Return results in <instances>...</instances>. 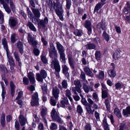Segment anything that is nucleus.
Wrapping results in <instances>:
<instances>
[{
  "mask_svg": "<svg viewBox=\"0 0 130 130\" xmlns=\"http://www.w3.org/2000/svg\"><path fill=\"white\" fill-rule=\"evenodd\" d=\"M66 95L67 96L70 100V101L71 102L72 100V99L71 97V93L70 90L67 89L66 90Z\"/></svg>",
  "mask_w": 130,
  "mask_h": 130,
  "instance_id": "49",
  "label": "nucleus"
},
{
  "mask_svg": "<svg viewBox=\"0 0 130 130\" xmlns=\"http://www.w3.org/2000/svg\"><path fill=\"white\" fill-rule=\"evenodd\" d=\"M130 9V5L129 3L127 2L125 7L123 10V12L126 14H127L128 12L129 11Z\"/></svg>",
  "mask_w": 130,
  "mask_h": 130,
  "instance_id": "34",
  "label": "nucleus"
},
{
  "mask_svg": "<svg viewBox=\"0 0 130 130\" xmlns=\"http://www.w3.org/2000/svg\"><path fill=\"white\" fill-rule=\"evenodd\" d=\"M115 107L113 111L114 114L119 118H121L122 117V116L120 111L119 109L118 108L117 106L115 105Z\"/></svg>",
  "mask_w": 130,
  "mask_h": 130,
  "instance_id": "23",
  "label": "nucleus"
},
{
  "mask_svg": "<svg viewBox=\"0 0 130 130\" xmlns=\"http://www.w3.org/2000/svg\"><path fill=\"white\" fill-rule=\"evenodd\" d=\"M40 115L43 122L45 123H47V121L46 119L47 116V109L42 108L40 111Z\"/></svg>",
  "mask_w": 130,
  "mask_h": 130,
  "instance_id": "8",
  "label": "nucleus"
},
{
  "mask_svg": "<svg viewBox=\"0 0 130 130\" xmlns=\"http://www.w3.org/2000/svg\"><path fill=\"white\" fill-rule=\"evenodd\" d=\"M27 39L28 42L30 44L35 40V39L34 37H32L31 34L29 33L28 34Z\"/></svg>",
  "mask_w": 130,
  "mask_h": 130,
  "instance_id": "45",
  "label": "nucleus"
},
{
  "mask_svg": "<svg viewBox=\"0 0 130 130\" xmlns=\"http://www.w3.org/2000/svg\"><path fill=\"white\" fill-rule=\"evenodd\" d=\"M1 123L2 126L4 127L5 124V115L4 113H2L1 118Z\"/></svg>",
  "mask_w": 130,
  "mask_h": 130,
  "instance_id": "39",
  "label": "nucleus"
},
{
  "mask_svg": "<svg viewBox=\"0 0 130 130\" xmlns=\"http://www.w3.org/2000/svg\"><path fill=\"white\" fill-rule=\"evenodd\" d=\"M50 103L53 106H55L56 105V101L54 100L53 98H51L50 100Z\"/></svg>",
  "mask_w": 130,
  "mask_h": 130,
  "instance_id": "61",
  "label": "nucleus"
},
{
  "mask_svg": "<svg viewBox=\"0 0 130 130\" xmlns=\"http://www.w3.org/2000/svg\"><path fill=\"white\" fill-rule=\"evenodd\" d=\"M108 73L109 76L113 78L116 76V74L114 70L110 69L108 71Z\"/></svg>",
  "mask_w": 130,
  "mask_h": 130,
  "instance_id": "40",
  "label": "nucleus"
},
{
  "mask_svg": "<svg viewBox=\"0 0 130 130\" xmlns=\"http://www.w3.org/2000/svg\"><path fill=\"white\" fill-rule=\"evenodd\" d=\"M32 100L31 102V104L32 106H36L38 105L39 99L37 93H35L32 95Z\"/></svg>",
  "mask_w": 130,
  "mask_h": 130,
  "instance_id": "4",
  "label": "nucleus"
},
{
  "mask_svg": "<svg viewBox=\"0 0 130 130\" xmlns=\"http://www.w3.org/2000/svg\"><path fill=\"white\" fill-rule=\"evenodd\" d=\"M127 128V127L125 125V123L124 122L121 124L120 126V128L119 130H125Z\"/></svg>",
  "mask_w": 130,
  "mask_h": 130,
  "instance_id": "48",
  "label": "nucleus"
},
{
  "mask_svg": "<svg viewBox=\"0 0 130 130\" xmlns=\"http://www.w3.org/2000/svg\"><path fill=\"white\" fill-rule=\"evenodd\" d=\"M123 114L124 116L125 117H127L128 115H130V106L127 107L125 109L123 110Z\"/></svg>",
  "mask_w": 130,
  "mask_h": 130,
  "instance_id": "25",
  "label": "nucleus"
},
{
  "mask_svg": "<svg viewBox=\"0 0 130 130\" xmlns=\"http://www.w3.org/2000/svg\"><path fill=\"white\" fill-rule=\"evenodd\" d=\"M49 56L52 59H57L58 57V54L57 51L49 53Z\"/></svg>",
  "mask_w": 130,
  "mask_h": 130,
  "instance_id": "31",
  "label": "nucleus"
},
{
  "mask_svg": "<svg viewBox=\"0 0 130 130\" xmlns=\"http://www.w3.org/2000/svg\"><path fill=\"white\" fill-rule=\"evenodd\" d=\"M83 87L85 92L87 93H88L89 91H94L93 88L91 86H88L85 83L83 84Z\"/></svg>",
  "mask_w": 130,
  "mask_h": 130,
  "instance_id": "12",
  "label": "nucleus"
},
{
  "mask_svg": "<svg viewBox=\"0 0 130 130\" xmlns=\"http://www.w3.org/2000/svg\"><path fill=\"white\" fill-rule=\"evenodd\" d=\"M10 85L11 89V93L12 96L13 97L14 96L15 92V86L13 82L12 81H11L10 82Z\"/></svg>",
  "mask_w": 130,
  "mask_h": 130,
  "instance_id": "29",
  "label": "nucleus"
},
{
  "mask_svg": "<svg viewBox=\"0 0 130 130\" xmlns=\"http://www.w3.org/2000/svg\"><path fill=\"white\" fill-rule=\"evenodd\" d=\"M62 70L63 73L67 77V79H69V73L68 72L69 68L65 64L62 66Z\"/></svg>",
  "mask_w": 130,
  "mask_h": 130,
  "instance_id": "10",
  "label": "nucleus"
},
{
  "mask_svg": "<svg viewBox=\"0 0 130 130\" xmlns=\"http://www.w3.org/2000/svg\"><path fill=\"white\" fill-rule=\"evenodd\" d=\"M60 93L59 90L57 87L53 88L52 89V94L56 100L58 99Z\"/></svg>",
  "mask_w": 130,
  "mask_h": 130,
  "instance_id": "15",
  "label": "nucleus"
},
{
  "mask_svg": "<svg viewBox=\"0 0 130 130\" xmlns=\"http://www.w3.org/2000/svg\"><path fill=\"white\" fill-rule=\"evenodd\" d=\"M56 47L59 53L64 52V47L58 42H56Z\"/></svg>",
  "mask_w": 130,
  "mask_h": 130,
  "instance_id": "20",
  "label": "nucleus"
},
{
  "mask_svg": "<svg viewBox=\"0 0 130 130\" xmlns=\"http://www.w3.org/2000/svg\"><path fill=\"white\" fill-rule=\"evenodd\" d=\"M9 24L11 26L14 27L18 23V21L16 19H10Z\"/></svg>",
  "mask_w": 130,
  "mask_h": 130,
  "instance_id": "26",
  "label": "nucleus"
},
{
  "mask_svg": "<svg viewBox=\"0 0 130 130\" xmlns=\"http://www.w3.org/2000/svg\"><path fill=\"white\" fill-rule=\"evenodd\" d=\"M15 127L16 130H20V126L17 120H16L15 122Z\"/></svg>",
  "mask_w": 130,
  "mask_h": 130,
  "instance_id": "63",
  "label": "nucleus"
},
{
  "mask_svg": "<svg viewBox=\"0 0 130 130\" xmlns=\"http://www.w3.org/2000/svg\"><path fill=\"white\" fill-rule=\"evenodd\" d=\"M17 36V35L15 33H13L11 35L10 39L11 42L13 43L15 42V38Z\"/></svg>",
  "mask_w": 130,
  "mask_h": 130,
  "instance_id": "54",
  "label": "nucleus"
},
{
  "mask_svg": "<svg viewBox=\"0 0 130 130\" xmlns=\"http://www.w3.org/2000/svg\"><path fill=\"white\" fill-rule=\"evenodd\" d=\"M66 8L67 9L69 10L71 7V0H66Z\"/></svg>",
  "mask_w": 130,
  "mask_h": 130,
  "instance_id": "50",
  "label": "nucleus"
},
{
  "mask_svg": "<svg viewBox=\"0 0 130 130\" xmlns=\"http://www.w3.org/2000/svg\"><path fill=\"white\" fill-rule=\"evenodd\" d=\"M5 1L6 2V3L7 4L8 3H9L10 7L12 11H13L15 10V8L13 1L11 0H5Z\"/></svg>",
  "mask_w": 130,
  "mask_h": 130,
  "instance_id": "32",
  "label": "nucleus"
},
{
  "mask_svg": "<svg viewBox=\"0 0 130 130\" xmlns=\"http://www.w3.org/2000/svg\"><path fill=\"white\" fill-rule=\"evenodd\" d=\"M41 60L44 63L46 64L47 61V60L46 59V57L44 55H41Z\"/></svg>",
  "mask_w": 130,
  "mask_h": 130,
  "instance_id": "64",
  "label": "nucleus"
},
{
  "mask_svg": "<svg viewBox=\"0 0 130 130\" xmlns=\"http://www.w3.org/2000/svg\"><path fill=\"white\" fill-rule=\"evenodd\" d=\"M17 46L19 49V52L21 55L23 53V43L20 41L18 42Z\"/></svg>",
  "mask_w": 130,
  "mask_h": 130,
  "instance_id": "18",
  "label": "nucleus"
},
{
  "mask_svg": "<svg viewBox=\"0 0 130 130\" xmlns=\"http://www.w3.org/2000/svg\"><path fill=\"white\" fill-rule=\"evenodd\" d=\"M51 68L54 69L55 71L59 72L60 70V66L59 61L57 59H51V64L50 65Z\"/></svg>",
  "mask_w": 130,
  "mask_h": 130,
  "instance_id": "1",
  "label": "nucleus"
},
{
  "mask_svg": "<svg viewBox=\"0 0 130 130\" xmlns=\"http://www.w3.org/2000/svg\"><path fill=\"white\" fill-rule=\"evenodd\" d=\"M4 8L8 14H9L11 11V10L8 6L6 4L3 6Z\"/></svg>",
  "mask_w": 130,
  "mask_h": 130,
  "instance_id": "53",
  "label": "nucleus"
},
{
  "mask_svg": "<svg viewBox=\"0 0 130 130\" xmlns=\"http://www.w3.org/2000/svg\"><path fill=\"white\" fill-rule=\"evenodd\" d=\"M10 52L8 53H6L7 55L8 58V60L9 62L10 66L11 67H14L15 63L13 59L12 56L10 55Z\"/></svg>",
  "mask_w": 130,
  "mask_h": 130,
  "instance_id": "9",
  "label": "nucleus"
},
{
  "mask_svg": "<svg viewBox=\"0 0 130 130\" xmlns=\"http://www.w3.org/2000/svg\"><path fill=\"white\" fill-rule=\"evenodd\" d=\"M19 121L21 125L22 126L24 125L27 121V119L21 113L19 117Z\"/></svg>",
  "mask_w": 130,
  "mask_h": 130,
  "instance_id": "14",
  "label": "nucleus"
},
{
  "mask_svg": "<svg viewBox=\"0 0 130 130\" xmlns=\"http://www.w3.org/2000/svg\"><path fill=\"white\" fill-rule=\"evenodd\" d=\"M74 33L76 36H81L83 34V31L81 29H75L74 30Z\"/></svg>",
  "mask_w": 130,
  "mask_h": 130,
  "instance_id": "38",
  "label": "nucleus"
},
{
  "mask_svg": "<svg viewBox=\"0 0 130 130\" xmlns=\"http://www.w3.org/2000/svg\"><path fill=\"white\" fill-rule=\"evenodd\" d=\"M13 55L16 62H18L19 63V66L21 67L22 65V64L21 61V59L19 56V53L16 51H14L13 53Z\"/></svg>",
  "mask_w": 130,
  "mask_h": 130,
  "instance_id": "16",
  "label": "nucleus"
},
{
  "mask_svg": "<svg viewBox=\"0 0 130 130\" xmlns=\"http://www.w3.org/2000/svg\"><path fill=\"white\" fill-rule=\"evenodd\" d=\"M48 49L49 53L57 51L53 43L50 44V47Z\"/></svg>",
  "mask_w": 130,
  "mask_h": 130,
  "instance_id": "33",
  "label": "nucleus"
},
{
  "mask_svg": "<svg viewBox=\"0 0 130 130\" xmlns=\"http://www.w3.org/2000/svg\"><path fill=\"white\" fill-rule=\"evenodd\" d=\"M61 84L63 88L67 89V88L68 84L67 80L65 79L63 80Z\"/></svg>",
  "mask_w": 130,
  "mask_h": 130,
  "instance_id": "52",
  "label": "nucleus"
},
{
  "mask_svg": "<svg viewBox=\"0 0 130 130\" xmlns=\"http://www.w3.org/2000/svg\"><path fill=\"white\" fill-rule=\"evenodd\" d=\"M108 97V93L107 91L105 90L102 91V98H105Z\"/></svg>",
  "mask_w": 130,
  "mask_h": 130,
  "instance_id": "57",
  "label": "nucleus"
},
{
  "mask_svg": "<svg viewBox=\"0 0 130 130\" xmlns=\"http://www.w3.org/2000/svg\"><path fill=\"white\" fill-rule=\"evenodd\" d=\"M23 83L26 85L28 84L29 83V80L26 77H24L23 78Z\"/></svg>",
  "mask_w": 130,
  "mask_h": 130,
  "instance_id": "62",
  "label": "nucleus"
},
{
  "mask_svg": "<svg viewBox=\"0 0 130 130\" xmlns=\"http://www.w3.org/2000/svg\"><path fill=\"white\" fill-rule=\"evenodd\" d=\"M60 103L62 107H65V105H67L69 104L68 100L67 98H65L63 100L61 101L60 102Z\"/></svg>",
  "mask_w": 130,
  "mask_h": 130,
  "instance_id": "44",
  "label": "nucleus"
},
{
  "mask_svg": "<svg viewBox=\"0 0 130 130\" xmlns=\"http://www.w3.org/2000/svg\"><path fill=\"white\" fill-rule=\"evenodd\" d=\"M68 59L70 67L73 70H74L75 69V67L74 62L71 55H68Z\"/></svg>",
  "mask_w": 130,
  "mask_h": 130,
  "instance_id": "19",
  "label": "nucleus"
},
{
  "mask_svg": "<svg viewBox=\"0 0 130 130\" xmlns=\"http://www.w3.org/2000/svg\"><path fill=\"white\" fill-rule=\"evenodd\" d=\"M1 84L2 88V100H3L5 99V95L6 94V92L5 88L4 86V84L2 82H1Z\"/></svg>",
  "mask_w": 130,
  "mask_h": 130,
  "instance_id": "36",
  "label": "nucleus"
},
{
  "mask_svg": "<svg viewBox=\"0 0 130 130\" xmlns=\"http://www.w3.org/2000/svg\"><path fill=\"white\" fill-rule=\"evenodd\" d=\"M48 19L47 17H45L44 20H41L40 21L39 23L40 25H42L43 27H44L46 24L48 23Z\"/></svg>",
  "mask_w": 130,
  "mask_h": 130,
  "instance_id": "35",
  "label": "nucleus"
},
{
  "mask_svg": "<svg viewBox=\"0 0 130 130\" xmlns=\"http://www.w3.org/2000/svg\"><path fill=\"white\" fill-rule=\"evenodd\" d=\"M2 41L4 49L6 50V53H8V52L10 51L8 49L6 39L5 38H3L2 39Z\"/></svg>",
  "mask_w": 130,
  "mask_h": 130,
  "instance_id": "22",
  "label": "nucleus"
},
{
  "mask_svg": "<svg viewBox=\"0 0 130 130\" xmlns=\"http://www.w3.org/2000/svg\"><path fill=\"white\" fill-rule=\"evenodd\" d=\"M55 12L57 14L59 17L61 21L63 20V17L62 15L63 13L62 5H60L57 9H55Z\"/></svg>",
  "mask_w": 130,
  "mask_h": 130,
  "instance_id": "6",
  "label": "nucleus"
},
{
  "mask_svg": "<svg viewBox=\"0 0 130 130\" xmlns=\"http://www.w3.org/2000/svg\"><path fill=\"white\" fill-rule=\"evenodd\" d=\"M121 51L119 50H116L112 55L113 59L115 60H118L120 58Z\"/></svg>",
  "mask_w": 130,
  "mask_h": 130,
  "instance_id": "21",
  "label": "nucleus"
},
{
  "mask_svg": "<svg viewBox=\"0 0 130 130\" xmlns=\"http://www.w3.org/2000/svg\"><path fill=\"white\" fill-rule=\"evenodd\" d=\"M60 56V59L61 61L64 63L66 62L65 55L64 52L59 53Z\"/></svg>",
  "mask_w": 130,
  "mask_h": 130,
  "instance_id": "37",
  "label": "nucleus"
},
{
  "mask_svg": "<svg viewBox=\"0 0 130 130\" xmlns=\"http://www.w3.org/2000/svg\"><path fill=\"white\" fill-rule=\"evenodd\" d=\"M51 116L53 121H56L59 123H62L63 122V120L58 115L57 111L54 108L52 110Z\"/></svg>",
  "mask_w": 130,
  "mask_h": 130,
  "instance_id": "2",
  "label": "nucleus"
},
{
  "mask_svg": "<svg viewBox=\"0 0 130 130\" xmlns=\"http://www.w3.org/2000/svg\"><path fill=\"white\" fill-rule=\"evenodd\" d=\"M87 101L89 104L85 106L87 112L90 114L92 112L91 107V105L93 104V101L90 98H88Z\"/></svg>",
  "mask_w": 130,
  "mask_h": 130,
  "instance_id": "7",
  "label": "nucleus"
},
{
  "mask_svg": "<svg viewBox=\"0 0 130 130\" xmlns=\"http://www.w3.org/2000/svg\"><path fill=\"white\" fill-rule=\"evenodd\" d=\"M81 87H72V90L75 94L77 95V93L76 91L79 93H80L82 92V91L80 88Z\"/></svg>",
  "mask_w": 130,
  "mask_h": 130,
  "instance_id": "27",
  "label": "nucleus"
},
{
  "mask_svg": "<svg viewBox=\"0 0 130 130\" xmlns=\"http://www.w3.org/2000/svg\"><path fill=\"white\" fill-rule=\"evenodd\" d=\"M104 72L103 71H101L99 73V75L97 76V77L99 79H103L104 78Z\"/></svg>",
  "mask_w": 130,
  "mask_h": 130,
  "instance_id": "51",
  "label": "nucleus"
},
{
  "mask_svg": "<svg viewBox=\"0 0 130 130\" xmlns=\"http://www.w3.org/2000/svg\"><path fill=\"white\" fill-rule=\"evenodd\" d=\"M84 70L87 75L91 77L93 76L92 72L88 67H85L84 68Z\"/></svg>",
  "mask_w": 130,
  "mask_h": 130,
  "instance_id": "24",
  "label": "nucleus"
},
{
  "mask_svg": "<svg viewBox=\"0 0 130 130\" xmlns=\"http://www.w3.org/2000/svg\"><path fill=\"white\" fill-rule=\"evenodd\" d=\"M103 39L108 42L109 39V36L105 31H104L102 34Z\"/></svg>",
  "mask_w": 130,
  "mask_h": 130,
  "instance_id": "41",
  "label": "nucleus"
},
{
  "mask_svg": "<svg viewBox=\"0 0 130 130\" xmlns=\"http://www.w3.org/2000/svg\"><path fill=\"white\" fill-rule=\"evenodd\" d=\"M77 111L78 113H82L83 112V109L81 106L80 105H78L77 107Z\"/></svg>",
  "mask_w": 130,
  "mask_h": 130,
  "instance_id": "58",
  "label": "nucleus"
},
{
  "mask_svg": "<svg viewBox=\"0 0 130 130\" xmlns=\"http://www.w3.org/2000/svg\"><path fill=\"white\" fill-rule=\"evenodd\" d=\"M42 91L43 95H47V89L46 86H42Z\"/></svg>",
  "mask_w": 130,
  "mask_h": 130,
  "instance_id": "47",
  "label": "nucleus"
},
{
  "mask_svg": "<svg viewBox=\"0 0 130 130\" xmlns=\"http://www.w3.org/2000/svg\"><path fill=\"white\" fill-rule=\"evenodd\" d=\"M106 106L107 110L108 111H109L110 109V102L108 99H107L105 100L104 102Z\"/></svg>",
  "mask_w": 130,
  "mask_h": 130,
  "instance_id": "42",
  "label": "nucleus"
},
{
  "mask_svg": "<svg viewBox=\"0 0 130 130\" xmlns=\"http://www.w3.org/2000/svg\"><path fill=\"white\" fill-rule=\"evenodd\" d=\"M47 75V73L44 70H41L40 73H37L36 74L37 77V80L39 82H42L43 79L45 78Z\"/></svg>",
  "mask_w": 130,
  "mask_h": 130,
  "instance_id": "3",
  "label": "nucleus"
},
{
  "mask_svg": "<svg viewBox=\"0 0 130 130\" xmlns=\"http://www.w3.org/2000/svg\"><path fill=\"white\" fill-rule=\"evenodd\" d=\"M50 129L51 130H54L57 129V125L55 123H52L50 126Z\"/></svg>",
  "mask_w": 130,
  "mask_h": 130,
  "instance_id": "56",
  "label": "nucleus"
},
{
  "mask_svg": "<svg viewBox=\"0 0 130 130\" xmlns=\"http://www.w3.org/2000/svg\"><path fill=\"white\" fill-rule=\"evenodd\" d=\"M33 13L35 17L37 18H38L41 16V14L40 11L38 9L31 8Z\"/></svg>",
  "mask_w": 130,
  "mask_h": 130,
  "instance_id": "17",
  "label": "nucleus"
},
{
  "mask_svg": "<svg viewBox=\"0 0 130 130\" xmlns=\"http://www.w3.org/2000/svg\"><path fill=\"white\" fill-rule=\"evenodd\" d=\"M97 28L98 30H99V33H101V28L102 30H105L106 29L105 23L103 21H101L100 23L97 24Z\"/></svg>",
  "mask_w": 130,
  "mask_h": 130,
  "instance_id": "13",
  "label": "nucleus"
},
{
  "mask_svg": "<svg viewBox=\"0 0 130 130\" xmlns=\"http://www.w3.org/2000/svg\"><path fill=\"white\" fill-rule=\"evenodd\" d=\"M92 97L94 99L96 102H98L99 100L98 96L96 92H94L92 94Z\"/></svg>",
  "mask_w": 130,
  "mask_h": 130,
  "instance_id": "55",
  "label": "nucleus"
},
{
  "mask_svg": "<svg viewBox=\"0 0 130 130\" xmlns=\"http://www.w3.org/2000/svg\"><path fill=\"white\" fill-rule=\"evenodd\" d=\"M27 26L29 27L30 29L34 32H36L37 29L33 24L30 21H28L27 24Z\"/></svg>",
  "mask_w": 130,
  "mask_h": 130,
  "instance_id": "30",
  "label": "nucleus"
},
{
  "mask_svg": "<svg viewBox=\"0 0 130 130\" xmlns=\"http://www.w3.org/2000/svg\"><path fill=\"white\" fill-rule=\"evenodd\" d=\"M95 58L98 60L100 59L101 56V53L100 51H95Z\"/></svg>",
  "mask_w": 130,
  "mask_h": 130,
  "instance_id": "43",
  "label": "nucleus"
},
{
  "mask_svg": "<svg viewBox=\"0 0 130 130\" xmlns=\"http://www.w3.org/2000/svg\"><path fill=\"white\" fill-rule=\"evenodd\" d=\"M80 78L82 81H84L86 80V76L85 73L83 72H81L80 75Z\"/></svg>",
  "mask_w": 130,
  "mask_h": 130,
  "instance_id": "60",
  "label": "nucleus"
},
{
  "mask_svg": "<svg viewBox=\"0 0 130 130\" xmlns=\"http://www.w3.org/2000/svg\"><path fill=\"white\" fill-rule=\"evenodd\" d=\"M27 11L28 17L31 20V21L33 23L35 24H36L38 21V20L37 19V18L34 17L31 11L28 7L27 8Z\"/></svg>",
  "mask_w": 130,
  "mask_h": 130,
  "instance_id": "5",
  "label": "nucleus"
},
{
  "mask_svg": "<svg viewBox=\"0 0 130 130\" xmlns=\"http://www.w3.org/2000/svg\"><path fill=\"white\" fill-rule=\"evenodd\" d=\"M103 6V5L101 3H99L97 4L95 7L94 9V12H95V11H98Z\"/></svg>",
  "mask_w": 130,
  "mask_h": 130,
  "instance_id": "46",
  "label": "nucleus"
},
{
  "mask_svg": "<svg viewBox=\"0 0 130 130\" xmlns=\"http://www.w3.org/2000/svg\"><path fill=\"white\" fill-rule=\"evenodd\" d=\"M86 48L88 50H96V46L94 44L90 43L85 45Z\"/></svg>",
  "mask_w": 130,
  "mask_h": 130,
  "instance_id": "28",
  "label": "nucleus"
},
{
  "mask_svg": "<svg viewBox=\"0 0 130 130\" xmlns=\"http://www.w3.org/2000/svg\"><path fill=\"white\" fill-rule=\"evenodd\" d=\"M74 84L75 87H82V85L79 80H75L74 81Z\"/></svg>",
  "mask_w": 130,
  "mask_h": 130,
  "instance_id": "59",
  "label": "nucleus"
},
{
  "mask_svg": "<svg viewBox=\"0 0 130 130\" xmlns=\"http://www.w3.org/2000/svg\"><path fill=\"white\" fill-rule=\"evenodd\" d=\"M85 27L88 30V33L89 35H90L92 32L91 23L90 21L86 20L85 23Z\"/></svg>",
  "mask_w": 130,
  "mask_h": 130,
  "instance_id": "11",
  "label": "nucleus"
}]
</instances>
